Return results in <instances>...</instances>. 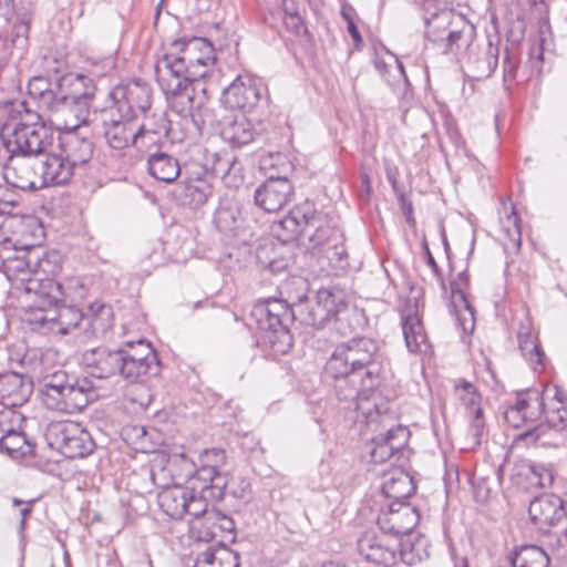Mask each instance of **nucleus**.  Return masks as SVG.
<instances>
[{"label":"nucleus","mask_w":567,"mask_h":567,"mask_svg":"<svg viewBox=\"0 0 567 567\" xmlns=\"http://www.w3.org/2000/svg\"><path fill=\"white\" fill-rule=\"evenodd\" d=\"M396 198H398L400 208H401V210H402V213L404 215L405 221L410 226H414L415 225V217H414L412 202L410 199H408L404 194H400L399 197H396Z\"/></svg>","instance_id":"obj_64"},{"label":"nucleus","mask_w":567,"mask_h":567,"mask_svg":"<svg viewBox=\"0 0 567 567\" xmlns=\"http://www.w3.org/2000/svg\"><path fill=\"white\" fill-rule=\"evenodd\" d=\"M235 550L226 546L218 548L209 547L203 553L198 554L196 563L199 567H216V563L225 565V567L236 566Z\"/></svg>","instance_id":"obj_49"},{"label":"nucleus","mask_w":567,"mask_h":567,"mask_svg":"<svg viewBox=\"0 0 567 567\" xmlns=\"http://www.w3.org/2000/svg\"><path fill=\"white\" fill-rule=\"evenodd\" d=\"M185 73H155L156 80L165 95L172 97L185 99L192 106L195 97L194 83L206 78L208 73H200L196 76H185Z\"/></svg>","instance_id":"obj_23"},{"label":"nucleus","mask_w":567,"mask_h":567,"mask_svg":"<svg viewBox=\"0 0 567 567\" xmlns=\"http://www.w3.org/2000/svg\"><path fill=\"white\" fill-rule=\"evenodd\" d=\"M64 299L58 305L52 306L50 315H52V333L68 334L74 329H83L81 327L85 315L75 306L65 305Z\"/></svg>","instance_id":"obj_28"},{"label":"nucleus","mask_w":567,"mask_h":567,"mask_svg":"<svg viewBox=\"0 0 567 567\" xmlns=\"http://www.w3.org/2000/svg\"><path fill=\"white\" fill-rule=\"evenodd\" d=\"M197 489L198 485L194 483L193 486L188 488L189 501L186 502V514L192 515L197 520L198 526H194L196 532V527L207 525V517L209 516L212 509L209 508V505L214 506L215 504L210 501V498H208V496L202 493V489H199V493L197 494Z\"/></svg>","instance_id":"obj_39"},{"label":"nucleus","mask_w":567,"mask_h":567,"mask_svg":"<svg viewBox=\"0 0 567 567\" xmlns=\"http://www.w3.org/2000/svg\"><path fill=\"white\" fill-rule=\"evenodd\" d=\"M293 313V322L299 321L302 326L321 328L323 322L318 318L315 307L306 295L298 297V301L290 306Z\"/></svg>","instance_id":"obj_47"},{"label":"nucleus","mask_w":567,"mask_h":567,"mask_svg":"<svg viewBox=\"0 0 567 567\" xmlns=\"http://www.w3.org/2000/svg\"><path fill=\"white\" fill-rule=\"evenodd\" d=\"M49 445L58 449L68 458H82L95 449L90 432L73 421L53 422L48 426Z\"/></svg>","instance_id":"obj_9"},{"label":"nucleus","mask_w":567,"mask_h":567,"mask_svg":"<svg viewBox=\"0 0 567 567\" xmlns=\"http://www.w3.org/2000/svg\"><path fill=\"white\" fill-rule=\"evenodd\" d=\"M420 522V513L415 506L406 502H391L388 511L378 517V525L388 534H410Z\"/></svg>","instance_id":"obj_18"},{"label":"nucleus","mask_w":567,"mask_h":567,"mask_svg":"<svg viewBox=\"0 0 567 567\" xmlns=\"http://www.w3.org/2000/svg\"><path fill=\"white\" fill-rule=\"evenodd\" d=\"M227 485V473L216 471V474H214V481H212L208 485H198V489H202V493L208 496L213 503H218L224 499Z\"/></svg>","instance_id":"obj_53"},{"label":"nucleus","mask_w":567,"mask_h":567,"mask_svg":"<svg viewBox=\"0 0 567 567\" xmlns=\"http://www.w3.org/2000/svg\"><path fill=\"white\" fill-rule=\"evenodd\" d=\"M3 112L6 121L0 127V138L9 156L6 178L21 190H35L51 185H64L73 176V167L53 152L54 132L42 116L28 107L25 101H8Z\"/></svg>","instance_id":"obj_1"},{"label":"nucleus","mask_w":567,"mask_h":567,"mask_svg":"<svg viewBox=\"0 0 567 567\" xmlns=\"http://www.w3.org/2000/svg\"><path fill=\"white\" fill-rule=\"evenodd\" d=\"M28 92L32 97L41 100L49 107L55 101H60V95L52 87L50 80L43 74L34 75L29 80Z\"/></svg>","instance_id":"obj_48"},{"label":"nucleus","mask_w":567,"mask_h":567,"mask_svg":"<svg viewBox=\"0 0 567 567\" xmlns=\"http://www.w3.org/2000/svg\"><path fill=\"white\" fill-rule=\"evenodd\" d=\"M187 501H189L188 488L179 485L167 487L158 494L159 507L174 519L183 518L186 514Z\"/></svg>","instance_id":"obj_31"},{"label":"nucleus","mask_w":567,"mask_h":567,"mask_svg":"<svg viewBox=\"0 0 567 567\" xmlns=\"http://www.w3.org/2000/svg\"><path fill=\"white\" fill-rule=\"evenodd\" d=\"M402 331L406 348L411 352H421L425 344L426 333L417 313L409 308L402 313Z\"/></svg>","instance_id":"obj_32"},{"label":"nucleus","mask_w":567,"mask_h":567,"mask_svg":"<svg viewBox=\"0 0 567 567\" xmlns=\"http://www.w3.org/2000/svg\"><path fill=\"white\" fill-rule=\"evenodd\" d=\"M507 221L513 224L514 228L513 229L507 228L506 234L512 241L513 248L518 251L522 246V231H520V225H519L520 219H519V216L517 215L514 207L512 209V213L507 216Z\"/></svg>","instance_id":"obj_62"},{"label":"nucleus","mask_w":567,"mask_h":567,"mask_svg":"<svg viewBox=\"0 0 567 567\" xmlns=\"http://www.w3.org/2000/svg\"><path fill=\"white\" fill-rule=\"evenodd\" d=\"M544 422L524 432L523 436L536 434V439L545 434L546 430L561 432L567 427V406L564 399L546 402L544 398Z\"/></svg>","instance_id":"obj_25"},{"label":"nucleus","mask_w":567,"mask_h":567,"mask_svg":"<svg viewBox=\"0 0 567 567\" xmlns=\"http://www.w3.org/2000/svg\"><path fill=\"white\" fill-rule=\"evenodd\" d=\"M234 156L228 154L227 152L212 153L209 156L206 157L204 169L212 176L223 179V177H225V174L227 173V166H229Z\"/></svg>","instance_id":"obj_54"},{"label":"nucleus","mask_w":567,"mask_h":567,"mask_svg":"<svg viewBox=\"0 0 567 567\" xmlns=\"http://www.w3.org/2000/svg\"><path fill=\"white\" fill-rule=\"evenodd\" d=\"M196 528L198 540L208 543L217 537V530L234 533L236 525L231 517L213 506L207 517V525Z\"/></svg>","instance_id":"obj_35"},{"label":"nucleus","mask_w":567,"mask_h":567,"mask_svg":"<svg viewBox=\"0 0 567 567\" xmlns=\"http://www.w3.org/2000/svg\"><path fill=\"white\" fill-rule=\"evenodd\" d=\"M454 389L458 400L466 409L481 404L482 395L472 382L460 379L455 382Z\"/></svg>","instance_id":"obj_55"},{"label":"nucleus","mask_w":567,"mask_h":567,"mask_svg":"<svg viewBox=\"0 0 567 567\" xmlns=\"http://www.w3.org/2000/svg\"><path fill=\"white\" fill-rule=\"evenodd\" d=\"M126 347L127 348H120V350H124L126 354L134 357V359H140V362H147V364L157 365V368L161 369L158 354L150 342L141 339L135 343L127 342Z\"/></svg>","instance_id":"obj_52"},{"label":"nucleus","mask_w":567,"mask_h":567,"mask_svg":"<svg viewBox=\"0 0 567 567\" xmlns=\"http://www.w3.org/2000/svg\"><path fill=\"white\" fill-rule=\"evenodd\" d=\"M295 192L287 176L270 174L255 190V203L267 213L282 209L291 199Z\"/></svg>","instance_id":"obj_17"},{"label":"nucleus","mask_w":567,"mask_h":567,"mask_svg":"<svg viewBox=\"0 0 567 567\" xmlns=\"http://www.w3.org/2000/svg\"><path fill=\"white\" fill-rule=\"evenodd\" d=\"M363 410L369 429L378 432L370 441L371 462L382 464L391 460L408 444L410 431L406 426L394 423L393 412L384 403L373 402V409Z\"/></svg>","instance_id":"obj_6"},{"label":"nucleus","mask_w":567,"mask_h":567,"mask_svg":"<svg viewBox=\"0 0 567 567\" xmlns=\"http://www.w3.org/2000/svg\"><path fill=\"white\" fill-rule=\"evenodd\" d=\"M388 533L378 534L374 530L364 532L357 542L359 555L370 564L378 567H392L398 563L399 557L404 559L400 551L401 543L390 538Z\"/></svg>","instance_id":"obj_12"},{"label":"nucleus","mask_w":567,"mask_h":567,"mask_svg":"<svg viewBox=\"0 0 567 567\" xmlns=\"http://www.w3.org/2000/svg\"><path fill=\"white\" fill-rule=\"evenodd\" d=\"M19 363L21 370L0 374V403L7 408L23 405L33 392V381L25 370L24 358Z\"/></svg>","instance_id":"obj_16"},{"label":"nucleus","mask_w":567,"mask_h":567,"mask_svg":"<svg viewBox=\"0 0 567 567\" xmlns=\"http://www.w3.org/2000/svg\"><path fill=\"white\" fill-rule=\"evenodd\" d=\"M1 199L2 209L7 210L6 217L16 215L17 213L13 210L20 204V195L17 192L2 186Z\"/></svg>","instance_id":"obj_63"},{"label":"nucleus","mask_w":567,"mask_h":567,"mask_svg":"<svg viewBox=\"0 0 567 567\" xmlns=\"http://www.w3.org/2000/svg\"><path fill=\"white\" fill-rule=\"evenodd\" d=\"M472 488L474 498L476 502L485 503L489 498L492 486L489 484V477L486 475H478L476 472L472 478Z\"/></svg>","instance_id":"obj_60"},{"label":"nucleus","mask_w":567,"mask_h":567,"mask_svg":"<svg viewBox=\"0 0 567 567\" xmlns=\"http://www.w3.org/2000/svg\"><path fill=\"white\" fill-rule=\"evenodd\" d=\"M530 523L540 532L547 533L563 518L567 517V493L543 494L535 497L528 506Z\"/></svg>","instance_id":"obj_15"},{"label":"nucleus","mask_w":567,"mask_h":567,"mask_svg":"<svg viewBox=\"0 0 567 567\" xmlns=\"http://www.w3.org/2000/svg\"><path fill=\"white\" fill-rule=\"evenodd\" d=\"M262 86L254 73H238L223 89V96L234 107L245 109L255 106L261 99Z\"/></svg>","instance_id":"obj_19"},{"label":"nucleus","mask_w":567,"mask_h":567,"mask_svg":"<svg viewBox=\"0 0 567 567\" xmlns=\"http://www.w3.org/2000/svg\"><path fill=\"white\" fill-rule=\"evenodd\" d=\"M24 295L30 300V303L28 310L24 312L23 322L29 324L33 331L41 333L51 332L50 327H52L53 319L52 315H50V309H52V306L63 300L65 295L63 286L58 281L55 292L47 288L45 290L41 289V295L38 293V289L24 292Z\"/></svg>","instance_id":"obj_13"},{"label":"nucleus","mask_w":567,"mask_h":567,"mask_svg":"<svg viewBox=\"0 0 567 567\" xmlns=\"http://www.w3.org/2000/svg\"><path fill=\"white\" fill-rule=\"evenodd\" d=\"M241 212L237 203L228 202L221 204L215 212L214 223L223 234L234 233L240 224Z\"/></svg>","instance_id":"obj_41"},{"label":"nucleus","mask_w":567,"mask_h":567,"mask_svg":"<svg viewBox=\"0 0 567 567\" xmlns=\"http://www.w3.org/2000/svg\"><path fill=\"white\" fill-rule=\"evenodd\" d=\"M516 399H523L527 404L522 409L523 419L526 423L536 422L543 416L544 394L536 389H529L517 394Z\"/></svg>","instance_id":"obj_46"},{"label":"nucleus","mask_w":567,"mask_h":567,"mask_svg":"<svg viewBox=\"0 0 567 567\" xmlns=\"http://www.w3.org/2000/svg\"><path fill=\"white\" fill-rule=\"evenodd\" d=\"M415 491L416 485L413 478L403 472L391 476L382 485V493L391 502H405Z\"/></svg>","instance_id":"obj_36"},{"label":"nucleus","mask_w":567,"mask_h":567,"mask_svg":"<svg viewBox=\"0 0 567 567\" xmlns=\"http://www.w3.org/2000/svg\"><path fill=\"white\" fill-rule=\"evenodd\" d=\"M457 16V12L449 9L431 13L430 17L425 18L427 33L443 40L454 22V17Z\"/></svg>","instance_id":"obj_50"},{"label":"nucleus","mask_w":567,"mask_h":567,"mask_svg":"<svg viewBox=\"0 0 567 567\" xmlns=\"http://www.w3.org/2000/svg\"><path fill=\"white\" fill-rule=\"evenodd\" d=\"M122 360H120V372L124 379L131 382L142 381L144 377H157L161 372L157 365H151L147 362H140V359H134L121 350Z\"/></svg>","instance_id":"obj_38"},{"label":"nucleus","mask_w":567,"mask_h":567,"mask_svg":"<svg viewBox=\"0 0 567 567\" xmlns=\"http://www.w3.org/2000/svg\"><path fill=\"white\" fill-rule=\"evenodd\" d=\"M383 354L377 340L358 336L339 343L323 369L340 402L362 409L359 401L374 396L382 382Z\"/></svg>","instance_id":"obj_2"},{"label":"nucleus","mask_w":567,"mask_h":567,"mask_svg":"<svg viewBox=\"0 0 567 567\" xmlns=\"http://www.w3.org/2000/svg\"><path fill=\"white\" fill-rule=\"evenodd\" d=\"M475 33L474 24L458 13L457 17H454V22L444 37L446 41L444 52L453 51L454 47L461 48L463 45H470L475 38Z\"/></svg>","instance_id":"obj_34"},{"label":"nucleus","mask_w":567,"mask_h":567,"mask_svg":"<svg viewBox=\"0 0 567 567\" xmlns=\"http://www.w3.org/2000/svg\"><path fill=\"white\" fill-rule=\"evenodd\" d=\"M84 320L83 331L89 338L103 337L113 327V309L105 302L94 301L89 306Z\"/></svg>","instance_id":"obj_27"},{"label":"nucleus","mask_w":567,"mask_h":567,"mask_svg":"<svg viewBox=\"0 0 567 567\" xmlns=\"http://www.w3.org/2000/svg\"><path fill=\"white\" fill-rule=\"evenodd\" d=\"M169 131L171 121L166 117V114L161 113L156 117V130L151 128L148 123L135 127L134 146L141 148L156 146L162 138L168 137Z\"/></svg>","instance_id":"obj_33"},{"label":"nucleus","mask_w":567,"mask_h":567,"mask_svg":"<svg viewBox=\"0 0 567 567\" xmlns=\"http://www.w3.org/2000/svg\"><path fill=\"white\" fill-rule=\"evenodd\" d=\"M29 31H30V17L28 14H23L13 25L12 31V45L23 50L27 48L29 42Z\"/></svg>","instance_id":"obj_58"},{"label":"nucleus","mask_w":567,"mask_h":567,"mask_svg":"<svg viewBox=\"0 0 567 567\" xmlns=\"http://www.w3.org/2000/svg\"><path fill=\"white\" fill-rule=\"evenodd\" d=\"M44 229L33 215L16 214L4 217L0 223V244L3 249L10 246L13 250L44 248Z\"/></svg>","instance_id":"obj_8"},{"label":"nucleus","mask_w":567,"mask_h":567,"mask_svg":"<svg viewBox=\"0 0 567 567\" xmlns=\"http://www.w3.org/2000/svg\"><path fill=\"white\" fill-rule=\"evenodd\" d=\"M306 230L307 249L322 254L330 261L341 262L348 258L344 246V234L338 221L327 214L318 212L313 206Z\"/></svg>","instance_id":"obj_7"},{"label":"nucleus","mask_w":567,"mask_h":567,"mask_svg":"<svg viewBox=\"0 0 567 567\" xmlns=\"http://www.w3.org/2000/svg\"><path fill=\"white\" fill-rule=\"evenodd\" d=\"M511 567H548L547 553L536 545H525L509 554Z\"/></svg>","instance_id":"obj_37"},{"label":"nucleus","mask_w":567,"mask_h":567,"mask_svg":"<svg viewBox=\"0 0 567 567\" xmlns=\"http://www.w3.org/2000/svg\"><path fill=\"white\" fill-rule=\"evenodd\" d=\"M220 136L234 147H241L256 138L252 124L245 116L226 118L220 130Z\"/></svg>","instance_id":"obj_30"},{"label":"nucleus","mask_w":567,"mask_h":567,"mask_svg":"<svg viewBox=\"0 0 567 567\" xmlns=\"http://www.w3.org/2000/svg\"><path fill=\"white\" fill-rule=\"evenodd\" d=\"M0 452L13 460L33 456L35 443L23 431L8 429L0 437Z\"/></svg>","instance_id":"obj_29"},{"label":"nucleus","mask_w":567,"mask_h":567,"mask_svg":"<svg viewBox=\"0 0 567 567\" xmlns=\"http://www.w3.org/2000/svg\"><path fill=\"white\" fill-rule=\"evenodd\" d=\"M213 195V186L204 178L187 179L184 183L183 196L190 206L204 205Z\"/></svg>","instance_id":"obj_43"},{"label":"nucleus","mask_w":567,"mask_h":567,"mask_svg":"<svg viewBox=\"0 0 567 567\" xmlns=\"http://www.w3.org/2000/svg\"><path fill=\"white\" fill-rule=\"evenodd\" d=\"M312 204L305 203L295 207L289 214L279 221V227L285 231V234H278V237L281 238L282 241H291L301 237L302 244H305L306 239V230L308 228L309 219L312 213Z\"/></svg>","instance_id":"obj_26"},{"label":"nucleus","mask_w":567,"mask_h":567,"mask_svg":"<svg viewBox=\"0 0 567 567\" xmlns=\"http://www.w3.org/2000/svg\"><path fill=\"white\" fill-rule=\"evenodd\" d=\"M525 476L532 485L539 488L551 487L555 480L554 466L550 463L529 462L524 466Z\"/></svg>","instance_id":"obj_45"},{"label":"nucleus","mask_w":567,"mask_h":567,"mask_svg":"<svg viewBox=\"0 0 567 567\" xmlns=\"http://www.w3.org/2000/svg\"><path fill=\"white\" fill-rule=\"evenodd\" d=\"M79 124L70 127V131L59 136L60 154L74 168L76 165L87 163L93 155V143L76 133Z\"/></svg>","instance_id":"obj_21"},{"label":"nucleus","mask_w":567,"mask_h":567,"mask_svg":"<svg viewBox=\"0 0 567 567\" xmlns=\"http://www.w3.org/2000/svg\"><path fill=\"white\" fill-rule=\"evenodd\" d=\"M147 171L152 177L167 184L175 182L182 173L179 161L174 155L163 151L161 146L154 152H150Z\"/></svg>","instance_id":"obj_24"},{"label":"nucleus","mask_w":567,"mask_h":567,"mask_svg":"<svg viewBox=\"0 0 567 567\" xmlns=\"http://www.w3.org/2000/svg\"><path fill=\"white\" fill-rule=\"evenodd\" d=\"M13 255L1 256L3 272L16 290L29 292L38 289L49 288L55 292L58 281L42 275L53 274L56 266L52 265L49 255L44 248L13 250Z\"/></svg>","instance_id":"obj_4"},{"label":"nucleus","mask_w":567,"mask_h":567,"mask_svg":"<svg viewBox=\"0 0 567 567\" xmlns=\"http://www.w3.org/2000/svg\"><path fill=\"white\" fill-rule=\"evenodd\" d=\"M121 350L94 348L83 353V363L96 379H106L120 372Z\"/></svg>","instance_id":"obj_20"},{"label":"nucleus","mask_w":567,"mask_h":567,"mask_svg":"<svg viewBox=\"0 0 567 567\" xmlns=\"http://www.w3.org/2000/svg\"><path fill=\"white\" fill-rule=\"evenodd\" d=\"M210 117L208 109L197 107L185 114L183 118L184 134L186 137L196 138L204 134L206 120Z\"/></svg>","instance_id":"obj_51"},{"label":"nucleus","mask_w":567,"mask_h":567,"mask_svg":"<svg viewBox=\"0 0 567 567\" xmlns=\"http://www.w3.org/2000/svg\"><path fill=\"white\" fill-rule=\"evenodd\" d=\"M109 96L112 100V107L133 117L135 111L147 112L152 106V87L141 78L134 76L115 85Z\"/></svg>","instance_id":"obj_11"},{"label":"nucleus","mask_w":567,"mask_h":567,"mask_svg":"<svg viewBox=\"0 0 567 567\" xmlns=\"http://www.w3.org/2000/svg\"><path fill=\"white\" fill-rule=\"evenodd\" d=\"M40 392L49 409L65 413L80 412L97 398L89 377L62 369L43 378Z\"/></svg>","instance_id":"obj_5"},{"label":"nucleus","mask_w":567,"mask_h":567,"mask_svg":"<svg viewBox=\"0 0 567 567\" xmlns=\"http://www.w3.org/2000/svg\"><path fill=\"white\" fill-rule=\"evenodd\" d=\"M227 462V454L224 449H206L199 454V463L208 468L220 471Z\"/></svg>","instance_id":"obj_57"},{"label":"nucleus","mask_w":567,"mask_h":567,"mask_svg":"<svg viewBox=\"0 0 567 567\" xmlns=\"http://www.w3.org/2000/svg\"><path fill=\"white\" fill-rule=\"evenodd\" d=\"M524 404L527 403L523 399H516L515 404L507 408L504 412L505 421L515 429H518L526 423L522 414Z\"/></svg>","instance_id":"obj_61"},{"label":"nucleus","mask_w":567,"mask_h":567,"mask_svg":"<svg viewBox=\"0 0 567 567\" xmlns=\"http://www.w3.org/2000/svg\"><path fill=\"white\" fill-rule=\"evenodd\" d=\"M60 91L64 86L69 90L65 93H61L60 102L63 104L68 102L79 103L82 100L92 99L95 94L96 86L85 73H63L55 83Z\"/></svg>","instance_id":"obj_22"},{"label":"nucleus","mask_w":567,"mask_h":567,"mask_svg":"<svg viewBox=\"0 0 567 567\" xmlns=\"http://www.w3.org/2000/svg\"><path fill=\"white\" fill-rule=\"evenodd\" d=\"M250 316L261 331L260 344L266 358L275 360L291 350L293 337L289 326L293 323V313L286 300L268 299L258 302Z\"/></svg>","instance_id":"obj_3"},{"label":"nucleus","mask_w":567,"mask_h":567,"mask_svg":"<svg viewBox=\"0 0 567 567\" xmlns=\"http://www.w3.org/2000/svg\"><path fill=\"white\" fill-rule=\"evenodd\" d=\"M311 303L323 324L337 317L339 306L341 305L337 297L328 289L318 290Z\"/></svg>","instance_id":"obj_44"},{"label":"nucleus","mask_w":567,"mask_h":567,"mask_svg":"<svg viewBox=\"0 0 567 567\" xmlns=\"http://www.w3.org/2000/svg\"><path fill=\"white\" fill-rule=\"evenodd\" d=\"M173 49H183L184 55L174 52L165 53L155 65V71L162 68L171 71H183L194 66H208L215 63L216 56L213 44L203 38H193L188 42L176 41Z\"/></svg>","instance_id":"obj_10"},{"label":"nucleus","mask_w":567,"mask_h":567,"mask_svg":"<svg viewBox=\"0 0 567 567\" xmlns=\"http://www.w3.org/2000/svg\"><path fill=\"white\" fill-rule=\"evenodd\" d=\"M103 136L113 150H124L134 145L135 124L133 116L107 106L100 113Z\"/></svg>","instance_id":"obj_14"},{"label":"nucleus","mask_w":567,"mask_h":567,"mask_svg":"<svg viewBox=\"0 0 567 567\" xmlns=\"http://www.w3.org/2000/svg\"><path fill=\"white\" fill-rule=\"evenodd\" d=\"M374 65L378 71H404L401 60L384 47L375 51Z\"/></svg>","instance_id":"obj_56"},{"label":"nucleus","mask_w":567,"mask_h":567,"mask_svg":"<svg viewBox=\"0 0 567 567\" xmlns=\"http://www.w3.org/2000/svg\"><path fill=\"white\" fill-rule=\"evenodd\" d=\"M256 257L260 267L275 275L287 270L291 262V257L278 251L274 245L258 247Z\"/></svg>","instance_id":"obj_42"},{"label":"nucleus","mask_w":567,"mask_h":567,"mask_svg":"<svg viewBox=\"0 0 567 567\" xmlns=\"http://www.w3.org/2000/svg\"><path fill=\"white\" fill-rule=\"evenodd\" d=\"M518 348L522 352V355L535 371L545 369V353L536 336H534L532 332H519Z\"/></svg>","instance_id":"obj_40"},{"label":"nucleus","mask_w":567,"mask_h":567,"mask_svg":"<svg viewBox=\"0 0 567 567\" xmlns=\"http://www.w3.org/2000/svg\"><path fill=\"white\" fill-rule=\"evenodd\" d=\"M244 166L241 162L234 156L229 166H227V173L225 174V177H223L221 182L228 188H238L244 184Z\"/></svg>","instance_id":"obj_59"}]
</instances>
